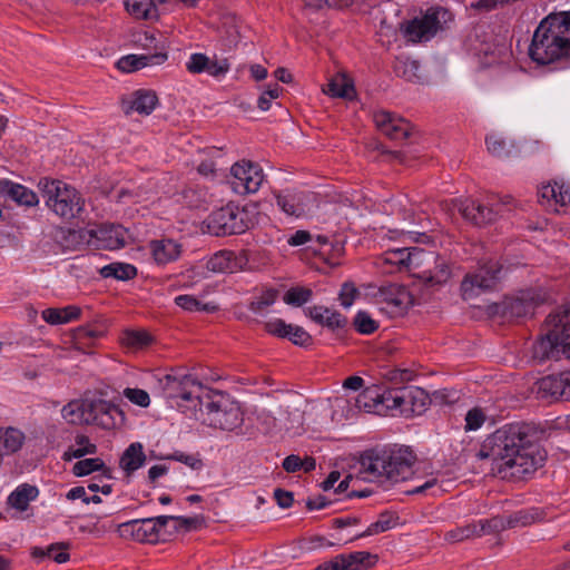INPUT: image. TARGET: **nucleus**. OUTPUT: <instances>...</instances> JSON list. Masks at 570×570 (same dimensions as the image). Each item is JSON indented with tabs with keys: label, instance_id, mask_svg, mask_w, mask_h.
Listing matches in <instances>:
<instances>
[{
	"label": "nucleus",
	"instance_id": "f257e3e1",
	"mask_svg": "<svg viewBox=\"0 0 570 570\" xmlns=\"http://www.w3.org/2000/svg\"><path fill=\"white\" fill-rule=\"evenodd\" d=\"M543 436L544 430L534 423L505 424L487 436L475 456L491 459L492 470L501 479H527L547 460V452L540 445Z\"/></svg>",
	"mask_w": 570,
	"mask_h": 570
},
{
	"label": "nucleus",
	"instance_id": "f03ea898",
	"mask_svg": "<svg viewBox=\"0 0 570 570\" xmlns=\"http://www.w3.org/2000/svg\"><path fill=\"white\" fill-rule=\"evenodd\" d=\"M529 56L538 65L570 58V11L551 13L539 23Z\"/></svg>",
	"mask_w": 570,
	"mask_h": 570
},
{
	"label": "nucleus",
	"instance_id": "7ed1b4c3",
	"mask_svg": "<svg viewBox=\"0 0 570 570\" xmlns=\"http://www.w3.org/2000/svg\"><path fill=\"white\" fill-rule=\"evenodd\" d=\"M532 357L540 363L570 358V302L547 316L541 335L532 346Z\"/></svg>",
	"mask_w": 570,
	"mask_h": 570
},
{
	"label": "nucleus",
	"instance_id": "20e7f679",
	"mask_svg": "<svg viewBox=\"0 0 570 570\" xmlns=\"http://www.w3.org/2000/svg\"><path fill=\"white\" fill-rule=\"evenodd\" d=\"M416 456L409 448L368 450L361 456V466L372 480L397 483L413 474Z\"/></svg>",
	"mask_w": 570,
	"mask_h": 570
},
{
	"label": "nucleus",
	"instance_id": "39448f33",
	"mask_svg": "<svg viewBox=\"0 0 570 570\" xmlns=\"http://www.w3.org/2000/svg\"><path fill=\"white\" fill-rule=\"evenodd\" d=\"M194 416L212 428L225 431H235L244 422L238 402L228 394L209 387Z\"/></svg>",
	"mask_w": 570,
	"mask_h": 570
},
{
	"label": "nucleus",
	"instance_id": "423d86ee",
	"mask_svg": "<svg viewBox=\"0 0 570 570\" xmlns=\"http://www.w3.org/2000/svg\"><path fill=\"white\" fill-rule=\"evenodd\" d=\"M38 187L46 205L61 218H75L82 210L83 200L81 196L66 183L57 179L41 178Z\"/></svg>",
	"mask_w": 570,
	"mask_h": 570
},
{
	"label": "nucleus",
	"instance_id": "0eeeda50",
	"mask_svg": "<svg viewBox=\"0 0 570 570\" xmlns=\"http://www.w3.org/2000/svg\"><path fill=\"white\" fill-rule=\"evenodd\" d=\"M164 382V391L168 399L180 400L176 404L183 411L190 412V415H196L199 405L202 404L207 386L203 385L191 375H184L177 377L174 375H166Z\"/></svg>",
	"mask_w": 570,
	"mask_h": 570
},
{
	"label": "nucleus",
	"instance_id": "6e6552de",
	"mask_svg": "<svg viewBox=\"0 0 570 570\" xmlns=\"http://www.w3.org/2000/svg\"><path fill=\"white\" fill-rule=\"evenodd\" d=\"M502 278V265L494 259L480 263L478 268L465 274L461 282V294L470 301L481 293L497 288Z\"/></svg>",
	"mask_w": 570,
	"mask_h": 570
},
{
	"label": "nucleus",
	"instance_id": "1a4fd4ad",
	"mask_svg": "<svg viewBox=\"0 0 570 570\" xmlns=\"http://www.w3.org/2000/svg\"><path fill=\"white\" fill-rule=\"evenodd\" d=\"M406 259L414 266V275L430 286L443 285L451 278L450 265L434 252L416 250L409 253Z\"/></svg>",
	"mask_w": 570,
	"mask_h": 570
},
{
	"label": "nucleus",
	"instance_id": "9d476101",
	"mask_svg": "<svg viewBox=\"0 0 570 570\" xmlns=\"http://www.w3.org/2000/svg\"><path fill=\"white\" fill-rule=\"evenodd\" d=\"M250 225L248 213L232 204L214 210L207 218V228L215 236L243 234Z\"/></svg>",
	"mask_w": 570,
	"mask_h": 570
},
{
	"label": "nucleus",
	"instance_id": "9b49d317",
	"mask_svg": "<svg viewBox=\"0 0 570 570\" xmlns=\"http://www.w3.org/2000/svg\"><path fill=\"white\" fill-rule=\"evenodd\" d=\"M170 515L136 519L118 525L117 532L124 539H132L138 542L157 543L160 540V531L170 521Z\"/></svg>",
	"mask_w": 570,
	"mask_h": 570
},
{
	"label": "nucleus",
	"instance_id": "f8f14e48",
	"mask_svg": "<svg viewBox=\"0 0 570 570\" xmlns=\"http://www.w3.org/2000/svg\"><path fill=\"white\" fill-rule=\"evenodd\" d=\"M450 12L442 8H430L420 17L406 21L401 26V31L409 41L421 42L428 41L435 36L441 28V18H445Z\"/></svg>",
	"mask_w": 570,
	"mask_h": 570
},
{
	"label": "nucleus",
	"instance_id": "ddd939ff",
	"mask_svg": "<svg viewBox=\"0 0 570 570\" xmlns=\"http://www.w3.org/2000/svg\"><path fill=\"white\" fill-rule=\"evenodd\" d=\"M543 302L541 296L533 291L522 292L515 297H507L501 303L489 306L491 315H500L507 320L522 318L533 315L538 305Z\"/></svg>",
	"mask_w": 570,
	"mask_h": 570
},
{
	"label": "nucleus",
	"instance_id": "4468645a",
	"mask_svg": "<svg viewBox=\"0 0 570 570\" xmlns=\"http://www.w3.org/2000/svg\"><path fill=\"white\" fill-rule=\"evenodd\" d=\"M86 424L106 430L116 428L125 420L124 412L114 403L102 399H85Z\"/></svg>",
	"mask_w": 570,
	"mask_h": 570
},
{
	"label": "nucleus",
	"instance_id": "2eb2a0df",
	"mask_svg": "<svg viewBox=\"0 0 570 570\" xmlns=\"http://www.w3.org/2000/svg\"><path fill=\"white\" fill-rule=\"evenodd\" d=\"M230 174V187L238 195L256 193L264 180L262 168L246 160L234 164Z\"/></svg>",
	"mask_w": 570,
	"mask_h": 570
},
{
	"label": "nucleus",
	"instance_id": "dca6fc26",
	"mask_svg": "<svg viewBox=\"0 0 570 570\" xmlns=\"http://www.w3.org/2000/svg\"><path fill=\"white\" fill-rule=\"evenodd\" d=\"M538 397L542 400L570 401V371L561 372L559 375H548L537 383Z\"/></svg>",
	"mask_w": 570,
	"mask_h": 570
},
{
	"label": "nucleus",
	"instance_id": "f3484780",
	"mask_svg": "<svg viewBox=\"0 0 570 570\" xmlns=\"http://www.w3.org/2000/svg\"><path fill=\"white\" fill-rule=\"evenodd\" d=\"M376 128L392 140H403L410 137L412 126L404 118L385 110L374 112Z\"/></svg>",
	"mask_w": 570,
	"mask_h": 570
},
{
	"label": "nucleus",
	"instance_id": "a211bd4d",
	"mask_svg": "<svg viewBox=\"0 0 570 570\" xmlns=\"http://www.w3.org/2000/svg\"><path fill=\"white\" fill-rule=\"evenodd\" d=\"M380 297L381 302L384 304L381 309L385 311L392 317L405 313L411 302L410 293L399 285L382 287L380 289Z\"/></svg>",
	"mask_w": 570,
	"mask_h": 570
},
{
	"label": "nucleus",
	"instance_id": "6ab92c4d",
	"mask_svg": "<svg viewBox=\"0 0 570 570\" xmlns=\"http://www.w3.org/2000/svg\"><path fill=\"white\" fill-rule=\"evenodd\" d=\"M230 65L228 59H209L205 53H193L186 62L188 72L197 75L207 72L209 76L219 78L229 71Z\"/></svg>",
	"mask_w": 570,
	"mask_h": 570
},
{
	"label": "nucleus",
	"instance_id": "aec40b11",
	"mask_svg": "<svg viewBox=\"0 0 570 570\" xmlns=\"http://www.w3.org/2000/svg\"><path fill=\"white\" fill-rule=\"evenodd\" d=\"M459 212L461 215L475 226H483L494 222L498 210L488 207L473 199H465L460 202Z\"/></svg>",
	"mask_w": 570,
	"mask_h": 570
},
{
	"label": "nucleus",
	"instance_id": "412c9836",
	"mask_svg": "<svg viewBox=\"0 0 570 570\" xmlns=\"http://www.w3.org/2000/svg\"><path fill=\"white\" fill-rule=\"evenodd\" d=\"M106 333L107 325L104 321H95L94 323L81 325L72 332L75 347L79 351L87 352V350L94 346L95 342L104 337Z\"/></svg>",
	"mask_w": 570,
	"mask_h": 570
},
{
	"label": "nucleus",
	"instance_id": "4be33fe9",
	"mask_svg": "<svg viewBox=\"0 0 570 570\" xmlns=\"http://www.w3.org/2000/svg\"><path fill=\"white\" fill-rule=\"evenodd\" d=\"M377 554L367 551L342 553L335 557V570H367L377 562Z\"/></svg>",
	"mask_w": 570,
	"mask_h": 570
},
{
	"label": "nucleus",
	"instance_id": "5701e85b",
	"mask_svg": "<svg viewBox=\"0 0 570 570\" xmlns=\"http://www.w3.org/2000/svg\"><path fill=\"white\" fill-rule=\"evenodd\" d=\"M149 249L157 265L175 262L183 253L181 244L171 238L154 239L149 243Z\"/></svg>",
	"mask_w": 570,
	"mask_h": 570
},
{
	"label": "nucleus",
	"instance_id": "b1692460",
	"mask_svg": "<svg viewBox=\"0 0 570 570\" xmlns=\"http://www.w3.org/2000/svg\"><path fill=\"white\" fill-rule=\"evenodd\" d=\"M167 58V52L163 50L150 55H128L117 61V68L124 72H132L147 66L161 65Z\"/></svg>",
	"mask_w": 570,
	"mask_h": 570
},
{
	"label": "nucleus",
	"instance_id": "393cba45",
	"mask_svg": "<svg viewBox=\"0 0 570 570\" xmlns=\"http://www.w3.org/2000/svg\"><path fill=\"white\" fill-rule=\"evenodd\" d=\"M0 195L20 206L32 207L39 203V198L33 190L9 179H0Z\"/></svg>",
	"mask_w": 570,
	"mask_h": 570
},
{
	"label": "nucleus",
	"instance_id": "a878e982",
	"mask_svg": "<svg viewBox=\"0 0 570 570\" xmlns=\"http://www.w3.org/2000/svg\"><path fill=\"white\" fill-rule=\"evenodd\" d=\"M126 233L120 225H102L95 232V236L105 248L118 249L126 245Z\"/></svg>",
	"mask_w": 570,
	"mask_h": 570
},
{
	"label": "nucleus",
	"instance_id": "bb28decb",
	"mask_svg": "<svg viewBox=\"0 0 570 570\" xmlns=\"http://www.w3.org/2000/svg\"><path fill=\"white\" fill-rule=\"evenodd\" d=\"M146 462L144 446L139 442L131 443L122 453L119 465L130 476L132 472L141 468Z\"/></svg>",
	"mask_w": 570,
	"mask_h": 570
},
{
	"label": "nucleus",
	"instance_id": "cd10ccee",
	"mask_svg": "<svg viewBox=\"0 0 570 570\" xmlns=\"http://www.w3.org/2000/svg\"><path fill=\"white\" fill-rule=\"evenodd\" d=\"M406 393V409L403 410L404 416L422 414L430 404L428 393L416 386H405Z\"/></svg>",
	"mask_w": 570,
	"mask_h": 570
},
{
	"label": "nucleus",
	"instance_id": "c85d7f7f",
	"mask_svg": "<svg viewBox=\"0 0 570 570\" xmlns=\"http://www.w3.org/2000/svg\"><path fill=\"white\" fill-rule=\"evenodd\" d=\"M38 495L39 490L37 487L23 483L10 493L7 503L11 508L22 512L28 509L29 503L36 500Z\"/></svg>",
	"mask_w": 570,
	"mask_h": 570
},
{
	"label": "nucleus",
	"instance_id": "c756f323",
	"mask_svg": "<svg viewBox=\"0 0 570 570\" xmlns=\"http://www.w3.org/2000/svg\"><path fill=\"white\" fill-rule=\"evenodd\" d=\"M384 394L380 392L379 386L372 385L365 387L356 397L355 406L364 412L379 411L383 406Z\"/></svg>",
	"mask_w": 570,
	"mask_h": 570
},
{
	"label": "nucleus",
	"instance_id": "7c9ffc66",
	"mask_svg": "<svg viewBox=\"0 0 570 570\" xmlns=\"http://www.w3.org/2000/svg\"><path fill=\"white\" fill-rule=\"evenodd\" d=\"M80 314V307L76 305H69L62 308H46L45 311H42L41 315L47 323L51 325H58L77 320L79 318Z\"/></svg>",
	"mask_w": 570,
	"mask_h": 570
},
{
	"label": "nucleus",
	"instance_id": "2f4dec72",
	"mask_svg": "<svg viewBox=\"0 0 570 570\" xmlns=\"http://www.w3.org/2000/svg\"><path fill=\"white\" fill-rule=\"evenodd\" d=\"M158 104V97L155 91L139 89L132 94L130 109L140 115H150Z\"/></svg>",
	"mask_w": 570,
	"mask_h": 570
},
{
	"label": "nucleus",
	"instance_id": "473e14b6",
	"mask_svg": "<svg viewBox=\"0 0 570 570\" xmlns=\"http://www.w3.org/2000/svg\"><path fill=\"white\" fill-rule=\"evenodd\" d=\"M277 206L287 215L299 217L305 213L302 196L295 193H285L276 195Z\"/></svg>",
	"mask_w": 570,
	"mask_h": 570
},
{
	"label": "nucleus",
	"instance_id": "72a5a7b5",
	"mask_svg": "<svg viewBox=\"0 0 570 570\" xmlns=\"http://www.w3.org/2000/svg\"><path fill=\"white\" fill-rule=\"evenodd\" d=\"M206 268L213 273H233L235 271L234 253L229 250L217 252L207 261Z\"/></svg>",
	"mask_w": 570,
	"mask_h": 570
},
{
	"label": "nucleus",
	"instance_id": "f704fd0d",
	"mask_svg": "<svg viewBox=\"0 0 570 570\" xmlns=\"http://www.w3.org/2000/svg\"><path fill=\"white\" fill-rule=\"evenodd\" d=\"M99 273L104 278L129 281L137 275V268L127 263H111L101 267Z\"/></svg>",
	"mask_w": 570,
	"mask_h": 570
},
{
	"label": "nucleus",
	"instance_id": "c9c22d12",
	"mask_svg": "<svg viewBox=\"0 0 570 570\" xmlns=\"http://www.w3.org/2000/svg\"><path fill=\"white\" fill-rule=\"evenodd\" d=\"M95 471H101L102 476L111 479V470L99 458L79 460L72 468V472L77 476H83Z\"/></svg>",
	"mask_w": 570,
	"mask_h": 570
},
{
	"label": "nucleus",
	"instance_id": "e433bc0d",
	"mask_svg": "<svg viewBox=\"0 0 570 570\" xmlns=\"http://www.w3.org/2000/svg\"><path fill=\"white\" fill-rule=\"evenodd\" d=\"M69 549V543L58 542L50 544L47 549H42L39 547L33 548L32 556L35 558H49L55 560L58 563H63L69 560V553L67 550Z\"/></svg>",
	"mask_w": 570,
	"mask_h": 570
},
{
	"label": "nucleus",
	"instance_id": "4c0bfd02",
	"mask_svg": "<svg viewBox=\"0 0 570 570\" xmlns=\"http://www.w3.org/2000/svg\"><path fill=\"white\" fill-rule=\"evenodd\" d=\"M396 519L397 518H395L393 514H391L389 512H383L380 514L379 519L375 522L370 524L366 528V530L355 534L352 540L383 533V532L392 529L396 524V522H395Z\"/></svg>",
	"mask_w": 570,
	"mask_h": 570
},
{
	"label": "nucleus",
	"instance_id": "58836bf2",
	"mask_svg": "<svg viewBox=\"0 0 570 570\" xmlns=\"http://www.w3.org/2000/svg\"><path fill=\"white\" fill-rule=\"evenodd\" d=\"M324 92L331 97L352 99L355 94V89L354 85L348 79L341 77L332 79L327 83V88L324 89Z\"/></svg>",
	"mask_w": 570,
	"mask_h": 570
},
{
	"label": "nucleus",
	"instance_id": "ea45409f",
	"mask_svg": "<svg viewBox=\"0 0 570 570\" xmlns=\"http://www.w3.org/2000/svg\"><path fill=\"white\" fill-rule=\"evenodd\" d=\"M1 448L4 454H11L19 451L23 444L24 435L21 431L9 428L4 432L1 431Z\"/></svg>",
	"mask_w": 570,
	"mask_h": 570
},
{
	"label": "nucleus",
	"instance_id": "a19ab883",
	"mask_svg": "<svg viewBox=\"0 0 570 570\" xmlns=\"http://www.w3.org/2000/svg\"><path fill=\"white\" fill-rule=\"evenodd\" d=\"M127 11L140 19H151L157 11L151 0H125Z\"/></svg>",
	"mask_w": 570,
	"mask_h": 570
},
{
	"label": "nucleus",
	"instance_id": "79ce46f5",
	"mask_svg": "<svg viewBox=\"0 0 570 570\" xmlns=\"http://www.w3.org/2000/svg\"><path fill=\"white\" fill-rule=\"evenodd\" d=\"M61 415L70 424H86L85 400L69 402L62 407Z\"/></svg>",
	"mask_w": 570,
	"mask_h": 570
},
{
	"label": "nucleus",
	"instance_id": "37998d69",
	"mask_svg": "<svg viewBox=\"0 0 570 570\" xmlns=\"http://www.w3.org/2000/svg\"><path fill=\"white\" fill-rule=\"evenodd\" d=\"M383 394V406L387 410L399 411L403 415V410L406 409L405 386L385 391Z\"/></svg>",
	"mask_w": 570,
	"mask_h": 570
},
{
	"label": "nucleus",
	"instance_id": "c03bdc74",
	"mask_svg": "<svg viewBox=\"0 0 570 570\" xmlns=\"http://www.w3.org/2000/svg\"><path fill=\"white\" fill-rule=\"evenodd\" d=\"M540 518L538 509H527L514 512L507 520L508 528L527 527Z\"/></svg>",
	"mask_w": 570,
	"mask_h": 570
},
{
	"label": "nucleus",
	"instance_id": "a18cd8bd",
	"mask_svg": "<svg viewBox=\"0 0 570 570\" xmlns=\"http://www.w3.org/2000/svg\"><path fill=\"white\" fill-rule=\"evenodd\" d=\"M153 338L146 331H126L121 338L125 346L134 350H140L148 346Z\"/></svg>",
	"mask_w": 570,
	"mask_h": 570
},
{
	"label": "nucleus",
	"instance_id": "49530a36",
	"mask_svg": "<svg viewBox=\"0 0 570 570\" xmlns=\"http://www.w3.org/2000/svg\"><path fill=\"white\" fill-rule=\"evenodd\" d=\"M474 523L476 527L478 537L483 534L498 533L508 528L505 518L501 515H495L487 520H479Z\"/></svg>",
	"mask_w": 570,
	"mask_h": 570
},
{
	"label": "nucleus",
	"instance_id": "de8ad7c7",
	"mask_svg": "<svg viewBox=\"0 0 570 570\" xmlns=\"http://www.w3.org/2000/svg\"><path fill=\"white\" fill-rule=\"evenodd\" d=\"M278 297V291L268 288L262 292V294L253 299L248 308L255 314H262L267 307L273 305Z\"/></svg>",
	"mask_w": 570,
	"mask_h": 570
},
{
	"label": "nucleus",
	"instance_id": "09e8293b",
	"mask_svg": "<svg viewBox=\"0 0 570 570\" xmlns=\"http://www.w3.org/2000/svg\"><path fill=\"white\" fill-rule=\"evenodd\" d=\"M313 296L312 289L307 287H292L284 295V302L293 306H302L307 303Z\"/></svg>",
	"mask_w": 570,
	"mask_h": 570
},
{
	"label": "nucleus",
	"instance_id": "8fccbe9b",
	"mask_svg": "<svg viewBox=\"0 0 570 570\" xmlns=\"http://www.w3.org/2000/svg\"><path fill=\"white\" fill-rule=\"evenodd\" d=\"M353 325L358 333L364 335L373 334L379 328V323L365 311H360L355 315Z\"/></svg>",
	"mask_w": 570,
	"mask_h": 570
},
{
	"label": "nucleus",
	"instance_id": "3c124183",
	"mask_svg": "<svg viewBox=\"0 0 570 570\" xmlns=\"http://www.w3.org/2000/svg\"><path fill=\"white\" fill-rule=\"evenodd\" d=\"M175 303L185 311L215 312L217 309V306L203 304L193 295H179L175 298Z\"/></svg>",
	"mask_w": 570,
	"mask_h": 570
},
{
	"label": "nucleus",
	"instance_id": "603ef678",
	"mask_svg": "<svg viewBox=\"0 0 570 570\" xmlns=\"http://www.w3.org/2000/svg\"><path fill=\"white\" fill-rule=\"evenodd\" d=\"M475 537H478V532L474 522L459 527L445 533V540L450 542H461L463 540Z\"/></svg>",
	"mask_w": 570,
	"mask_h": 570
},
{
	"label": "nucleus",
	"instance_id": "864d4df0",
	"mask_svg": "<svg viewBox=\"0 0 570 570\" xmlns=\"http://www.w3.org/2000/svg\"><path fill=\"white\" fill-rule=\"evenodd\" d=\"M170 520L178 522L176 530L184 529L186 532L200 529L205 525V518L203 515L195 517H176L171 515Z\"/></svg>",
	"mask_w": 570,
	"mask_h": 570
},
{
	"label": "nucleus",
	"instance_id": "5fc2aeb1",
	"mask_svg": "<svg viewBox=\"0 0 570 570\" xmlns=\"http://www.w3.org/2000/svg\"><path fill=\"white\" fill-rule=\"evenodd\" d=\"M165 459L181 462L193 470H200L204 465L203 460L198 455L186 454L181 451H175L174 453L165 456Z\"/></svg>",
	"mask_w": 570,
	"mask_h": 570
},
{
	"label": "nucleus",
	"instance_id": "6e6d98bb",
	"mask_svg": "<svg viewBox=\"0 0 570 570\" xmlns=\"http://www.w3.org/2000/svg\"><path fill=\"white\" fill-rule=\"evenodd\" d=\"M286 337L295 345L307 346L312 343V336L303 327L289 325Z\"/></svg>",
	"mask_w": 570,
	"mask_h": 570
},
{
	"label": "nucleus",
	"instance_id": "4d7b16f0",
	"mask_svg": "<svg viewBox=\"0 0 570 570\" xmlns=\"http://www.w3.org/2000/svg\"><path fill=\"white\" fill-rule=\"evenodd\" d=\"M485 421V414L479 407H473L465 415V430L475 431L482 426Z\"/></svg>",
	"mask_w": 570,
	"mask_h": 570
},
{
	"label": "nucleus",
	"instance_id": "13d9d810",
	"mask_svg": "<svg viewBox=\"0 0 570 570\" xmlns=\"http://www.w3.org/2000/svg\"><path fill=\"white\" fill-rule=\"evenodd\" d=\"M124 395L131 403L141 407H147L150 403L149 394L145 390L127 387L124 390Z\"/></svg>",
	"mask_w": 570,
	"mask_h": 570
},
{
	"label": "nucleus",
	"instance_id": "bf43d9fd",
	"mask_svg": "<svg viewBox=\"0 0 570 570\" xmlns=\"http://www.w3.org/2000/svg\"><path fill=\"white\" fill-rule=\"evenodd\" d=\"M360 292L356 286L351 282H345L341 287L338 297L342 306L350 307Z\"/></svg>",
	"mask_w": 570,
	"mask_h": 570
},
{
	"label": "nucleus",
	"instance_id": "052dcab7",
	"mask_svg": "<svg viewBox=\"0 0 570 570\" xmlns=\"http://www.w3.org/2000/svg\"><path fill=\"white\" fill-rule=\"evenodd\" d=\"M416 250H423L422 248L413 247V248H400L396 250H392L390 255L392 257L387 258V262H391L393 264H399L406 266L411 271L414 272V266L410 264V261H407L409 253H414Z\"/></svg>",
	"mask_w": 570,
	"mask_h": 570
},
{
	"label": "nucleus",
	"instance_id": "680f3d73",
	"mask_svg": "<svg viewBox=\"0 0 570 570\" xmlns=\"http://www.w3.org/2000/svg\"><path fill=\"white\" fill-rule=\"evenodd\" d=\"M320 325L326 326L332 331L344 328L347 325V318L341 313L330 309V314H325L324 322Z\"/></svg>",
	"mask_w": 570,
	"mask_h": 570
},
{
	"label": "nucleus",
	"instance_id": "e2e57ef3",
	"mask_svg": "<svg viewBox=\"0 0 570 570\" xmlns=\"http://www.w3.org/2000/svg\"><path fill=\"white\" fill-rule=\"evenodd\" d=\"M304 2L314 9H322L324 6L343 9L352 6L354 0H304Z\"/></svg>",
	"mask_w": 570,
	"mask_h": 570
},
{
	"label": "nucleus",
	"instance_id": "0e129e2a",
	"mask_svg": "<svg viewBox=\"0 0 570 570\" xmlns=\"http://www.w3.org/2000/svg\"><path fill=\"white\" fill-rule=\"evenodd\" d=\"M289 325L291 324H286L283 320L276 318L274 321L266 322L264 324V328L268 334L285 338L288 335L287 330Z\"/></svg>",
	"mask_w": 570,
	"mask_h": 570
},
{
	"label": "nucleus",
	"instance_id": "69168bd1",
	"mask_svg": "<svg viewBox=\"0 0 570 570\" xmlns=\"http://www.w3.org/2000/svg\"><path fill=\"white\" fill-rule=\"evenodd\" d=\"M97 452V446H90L89 448H76V446H69L68 450L63 454L65 460H71L80 459L85 456L86 454H95Z\"/></svg>",
	"mask_w": 570,
	"mask_h": 570
},
{
	"label": "nucleus",
	"instance_id": "338daca9",
	"mask_svg": "<svg viewBox=\"0 0 570 570\" xmlns=\"http://www.w3.org/2000/svg\"><path fill=\"white\" fill-rule=\"evenodd\" d=\"M274 498L277 504L283 509L289 508L294 502L293 493L279 488L274 491Z\"/></svg>",
	"mask_w": 570,
	"mask_h": 570
},
{
	"label": "nucleus",
	"instance_id": "774afa93",
	"mask_svg": "<svg viewBox=\"0 0 570 570\" xmlns=\"http://www.w3.org/2000/svg\"><path fill=\"white\" fill-rule=\"evenodd\" d=\"M282 468L288 473H295L302 468V459L296 454H289L283 460Z\"/></svg>",
	"mask_w": 570,
	"mask_h": 570
}]
</instances>
